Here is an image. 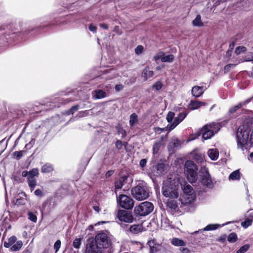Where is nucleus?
I'll return each instance as SVG.
<instances>
[{"label": "nucleus", "mask_w": 253, "mask_h": 253, "mask_svg": "<svg viewBox=\"0 0 253 253\" xmlns=\"http://www.w3.org/2000/svg\"><path fill=\"white\" fill-rule=\"evenodd\" d=\"M237 148L242 151L247 150L253 145V124L249 129L239 128L236 132Z\"/></svg>", "instance_id": "obj_1"}, {"label": "nucleus", "mask_w": 253, "mask_h": 253, "mask_svg": "<svg viewBox=\"0 0 253 253\" xmlns=\"http://www.w3.org/2000/svg\"><path fill=\"white\" fill-rule=\"evenodd\" d=\"M93 239L95 243L105 253H113V236L108 231H101Z\"/></svg>", "instance_id": "obj_2"}, {"label": "nucleus", "mask_w": 253, "mask_h": 253, "mask_svg": "<svg viewBox=\"0 0 253 253\" xmlns=\"http://www.w3.org/2000/svg\"><path fill=\"white\" fill-rule=\"evenodd\" d=\"M179 181L173 175H170L164 181L162 192L163 195L170 199H176L178 197Z\"/></svg>", "instance_id": "obj_3"}, {"label": "nucleus", "mask_w": 253, "mask_h": 253, "mask_svg": "<svg viewBox=\"0 0 253 253\" xmlns=\"http://www.w3.org/2000/svg\"><path fill=\"white\" fill-rule=\"evenodd\" d=\"M220 126L219 123H214L205 125L201 129L203 138L205 140L210 139L219 130Z\"/></svg>", "instance_id": "obj_4"}, {"label": "nucleus", "mask_w": 253, "mask_h": 253, "mask_svg": "<svg viewBox=\"0 0 253 253\" xmlns=\"http://www.w3.org/2000/svg\"><path fill=\"white\" fill-rule=\"evenodd\" d=\"M154 210L152 203L144 202L136 206L134 208V212L135 214L139 216H145L150 213Z\"/></svg>", "instance_id": "obj_5"}, {"label": "nucleus", "mask_w": 253, "mask_h": 253, "mask_svg": "<svg viewBox=\"0 0 253 253\" xmlns=\"http://www.w3.org/2000/svg\"><path fill=\"white\" fill-rule=\"evenodd\" d=\"M131 193L133 197L139 201L144 200L149 196L148 189L139 185L134 187L131 190Z\"/></svg>", "instance_id": "obj_6"}, {"label": "nucleus", "mask_w": 253, "mask_h": 253, "mask_svg": "<svg viewBox=\"0 0 253 253\" xmlns=\"http://www.w3.org/2000/svg\"><path fill=\"white\" fill-rule=\"evenodd\" d=\"M84 253H105L94 242L92 238L87 240Z\"/></svg>", "instance_id": "obj_7"}, {"label": "nucleus", "mask_w": 253, "mask_h": 253, "mask_svg": "<svg viewBox=\"0 0 253 253\" xmlns=\"http://www.w3.org/2000/svg\"><path fill=\"white\" fill-rule=\"evenodd\" d=\"M118 202L120 205L124 209L129 210L133 207V201L126 195L121 194L117 198Z\"/></svg>", "instance_id": "obj_8"}, {"label": "nucleus", "mask_w": 253, "mask_h": 253, "mask_svg": "<svg viewBox=\"0 0 253 253\" xmlns=\"http://www.w3.org/2000/svg\"><path fill=\"white\" fill-rule=\"evenodd\" d=\"M117 217L121 222L131 223L133 218L131 214L125 210H119L118 212Z\"/></svg>", "instance_id": "obj_9"}, {"label": "nucleus", "mask_w": 253, "mask_h": 253, "mask_svg": "<svg viewBox=\"0 0 253 253\" xmlns=\"http://www.w3.org/2000/svg\"><path fill=\"white\" fill-rule=\"evenodd\" d=\"M201 171L204 173L202 179V184L207 187H211L212 186V182L207 169L205 167L202 168Z\"/></svg>", "instance_id": "obj_10"}, {"label": "nucleus", "mask_w": 253, "mask_h": 253, "mask_svg": "<svg viewBox=\"0 0 253 253\" xmlns=\"http://www.w3.org/2000/svg\"><path fill=\"white\" fill-rule=\"evenodd\" d=\"M187 115V113L186 112L179 113L178 116L174 119L173 123L172 124L168 125L167 128H169V131L172 130L184 120Z\"/></svg>", "instance_id": "obj_11"}, {"label": "nucleus", "mask_w": 253, "mask_h": 253, "mask_svg": "<svg viewBox=\"0 0 253 253\" xmlns=\"http://www.w3.org/2000/svg\"><path fill=\"white\" fill-rule=\"evenodd\" d=\"M182 189L186 195L189 196V202H191L194 199V196L192 195L193 192V189L192 187L189 185L185 184L182 186Z\"/></svg>", "instance_id": "obj_12"}, {"label": "nucleus", "mask_w": 253, "mask_h": 253, "mask_svg": "<svg viewBox=\"0 0 253 253\" xmlns=\"http://www.w3.org/2000/svg\"><path fill=\"white\" fill-rule=\"evenodd\" d=\"M205 90V89L203 86L195 85L192 87L191 92L193 96L195 97H199L203 94Z\"/></svg>", "instance_id": "obj_13"}, {"label": "nucleus", "mask_w": 253, "mask_h": 253, "mask_svg": "<svg viewBox=\"0 0 253 253\" xmlns=\"http://www.w3.org/2000/svg\"><path fill=\"white\" fill-rule=\"evenodd\" d=\"M186 172L197 171L198 168L194 163L192 161H187L185 164Z\"/></svg>", "instance_id": "obj_14"}, {"label": "nucleus", "mask_w": 253, "mask_h": 253, "mask_svg": "<svg viewBox=\"0 0 253 253\" xmlns=\"http://www.w3.org/2000/svg\"><path fill=\"white\" fill-rule=\"evenodd\" d=\"M128 177L127 175H124L121 177L119 180L115 182V186L116 189H120L127 182Z\"/></svg>", "instance_id": "obj_15"}, {"label": "nucleus", "mask_w": 253, "mask_h": 253, "mask_svg": "<svg viewBox=\"0 0 253 253\" xmlns=\"http://www.w3.org/2000/svg\"><path fill=\"white\" fill-rule=\"evenodd\" d=\"M208 155L212 161L216 160L219 156V152L217 149H210L208 151Z\"/></svg>", "instance_id": "obj_16"}, {"label": "nucleus", "mask_w": 253, "mask_h": 253, "mask_svg": "<svg viewBox=\"0 0 253 253\" xmlns=\"http://www.w3.org/2000/svg\"><path fill=\"white\" fill-rule=\"evenodd\" d=\"M205 103L199 101L192 100L190 101L189 104V108L191 110H195L199 108L202 106L205 105Z\"/></svg>", "instance_id": "obj_17"}, {"label": "nucleus", "mask_w": 253, "mask_h": 253, "mask_svg": "<svg viewBox=\"0 0 253 253\" xmlns=\"http://www.w3.org/2000/svg\"><path fill=\"white\" fill-rule=\"evenodd\" d=\"M253 98V96L249 99H247L246 101L239 103L238 105L232 107L229 110V112L231 113H233L235 112L238 109L240 108L241 107L246 105L247 104L249 103Z\"/></svg>", "instance_id": "obj_18"}, {"label": "nucleus", "mask_w": 253, "mask_h": 253, "mask_svg": "<svg viewBox=\"0 0 253 253\" xmlns=\"http://www.w3.org/2000/svg\"><path fill=\"white\" fill-rule=\"evenodd\" d=\"M92 96L95 99H99L105 97L106 93L101 89H97L92 92Z\"/></svg>", "instance_id": "obj_19"}, {"label": "nucleus", "mask_w": 253, "mask_h": 253, "mask_svg": "<svg viewBox=\"0 0 253 253\" xmlns=\"http://www.w3.org/2000/svg\"><path fill=\"white\" fill-rule=\"evenodd\" d=\"M170 243L172 245L176 247H183L186 245L185 241L176 237L171 239Z\"/></svg>", "instance_id": "obj_20"}, {"label": "nucleus", "mask_w": 253, "mask_h": 253, "mask_svg": "<svg viewBox=\"0 0 253 253\" xmlns=\"http://www.w3.org/2000/svg\"><path fill=\"white\" fill-rule=\"evenodd\" d=\"M187 178L190 183L195 182L197 179V171L186 172Z\"/></svg>", "instance_id": "obj_21"}, {"label": "nucleus", "mask_w": 253, "mask_h": 253, "mask_svg": "<svg viewBox=\"0 0 253 253\" xmlns=\"http://www.w3.org/2000/svg\"><path fill=\"white\" fill-rule=\"evenodd\" d=\"M154 72L149 70L148 67L145 68L142 73V77L144 78L145 80L152 77L154 76Z\"/></svg>", "instance_id": "obj_22"}, {"label": "nucleus", "mask_w": 253, "mask_h": 253, "mask_svg": "<svg viewBox=\"0 0 253 253\" xmlns=\"http://www.w3.org/2000/svg\"><path fill=\"white\" fill-rule=\"evenodd\" d=\"M129 231L133 234H137L142 231V226L140 224L131 225L129 228Z\"/></svg>", "instance_id": "obj_23"}, {"label": "nucleus", "mask_w": 253, "mask_h": 253, "mask_svg": "<svg viewBox=\"0 0 253 253\" xmlns=\"http://www.w3.org/2000/svg\"><path fill=\"white\" fill-rule=\"evenodd\" d=\"M16 241V238L15 236H13L9 238L7 241H5L3 243V246L5 248H9L11 247L13 244H14Z\"/></svg>", "instance_id": "obj_24"}, {"label": "nucleus", "mask_w": 253, "mask_h": 253, "mask_svg": "<svg viewBox=\"0 0 253 253\" xmlns=\"http://www.w3.org/2000/svg\"><path fill=\"white\" fill-rule=\"evenodd\" d=\"M193 26L197 27H201L203 26V23L201 20V16L200 15L198 14L195 19L192 21Z\"/></svg>", "instance_id": "obj_25"}, {"label": "nucleus", "mask_w": 253, "mask_h": 253, "mask_svg": "<svg viewBox=\"0 0 253 253\" xmlns=\"http://www.w3.org/2000/svg\"><path fill=\"white\" fill-rule=\"evenodd\" d=\"M163 144V139H162L161 140L156 142L153 147V151L154 154H157L159 151L160 148Z\"/></svg>", "instance_id": "obj_26"}, {"label": "nucleus", "mask_w": 253, "mask_h": 253, "mask_svg": "<svg viewBox=\"0 0 253 253\" xmlns=\"http://www.w3.org/2000/svg\"><path fill=\"white\" fill-rule=\"evenodd\" d=\"M53 170V168L52 166L49 164H45L41 169L42 172L44 173H48L52 171Z\"/></svg>", "instance_id": "obj_27"}, {"label": "nucleus", "mask_w": 253, "mask_h": 253, "mask_svg": "<svg viewBox=\"0 0 253 253\" xmlns=\"http://www.w3.org/2000/svg\"><path fill=\"white\" fill-rule=\"evenodd\" d=\"M28 185L30 187L31 191H33L37 185V180L35 178L29 177L27 178Z\"/></svg>", "instance_id": "obj_28"}, {"label": "nucleus", "mask_w": 253, "mask_h": 253, "mask_svg": "<svg viewBox=\"0 0 253 253\" xmlns=\"http://www.w3.org/2000/svg\"><path fill=\"white\" fill-rule=\"evenodd\" d=\"M23 246V243L21 241H18L15 244L11 247L10 250L12 251H19Z\"/></svg>", "instance_id": "obj_29"}, {"label": "nucleus", "mask_w": 253, "mask_h": 253, "mask_svg": "<svg viewBox=\"0 0 253 253\" xmlns=\"http://www.w3.org/2000/svg\"><path fill=\"white\" fill-rule=\"evenodd\" d=\"M240 178V172L239 170H235L232 172L229 177V179H231L232 180H235L239 179Z\"/></svg>", "instance_id": "obj_30"}, {"label": "nucleus", "mask_w": 253, "mask_h": 253, "mask_svg": "<svg viewBox=\"0 0 253 253\" xmlns=\"http://www.w3.org/2000/svg\"><path fill=\"white\" fill-rule=\"evenodd\" d=\"M137 115L135 113H133L130 116L129 125L133 126L138 121Z\"/></svg>", "instance_id": "obj_31"}, {"label": "nucleus", "mask_w": 253, "mask_h": 253, "mask_svg": "<svg viewBox=\"0 0 253 253\" xmlns=\"http://www.w3.org/2000/svg\"><path fill=\"white\" fill-rule=\"evenodd\" d=\"M193 159L199 163L203 161L204 155L200 153H195L193 156Z\"/></svg>", "instance_id": "obj_32"}, {"label": "nucleus", "mask_w": 253, "mask_h": 253, "mask_svg": "<svg viewBox=\"0 0 253 253\" xmlns=\"http://www.w3.org/2000/svg\"><path fill=\"white\" fill-rule=\"evenodd\" d=\"M220 225L219 224H209L206 226L203 230L204 231H209V230H215L218 228V227H219Z\"/></svg>", "instance_id": "obj_33"}, {"label": "nucleus", "mask_w": 253, "mask_h": 253, "mask_svg": "<svg viewBox=\"0 0 253 253\" xmlns=\"http://www.w3.org/2000/svg\"><path fill=\"white\" fill-rule=\"evenodd\" d=\"M237 236L235 233H231L228 237L227 240L229 242L234 243L236 241Z\"/></svg>", "instance_id": "obj_34"}, {"label": "nucleus", "mask_w": 253, "mask_h": 253, "mask_svg": "<svg viewBox=\"0 0 253 253\" xmlns=\"http://www.w3.org/2000/svg\"><path fill=\"white\" fill-rule=\"evenodd\" d=\"M174 57L172 54L165 55V57L163 58V62H172L174 60Z\"/></svg>", "instance_id": "obj_35"}, {"label": "nucleus", "mask_w": 253, "mask_h": 253, "mask_svg": "<svg viewBox=\"0 0 253 253\" xmlns=\"http://www.w3.org/2000/svg\"><path fill=\"white\" fill-rule=\"evenodd\" d=\"M166 54L164 52L160 51L158 52L157 55H156L154 57V59L155 61H157L158 60H161L162 62H163V58L165 57Z\"/></svg>", "instance_id": "obj_36"}, {"label": "nucleus", "mask_w": 253, "mask_h": 253, "mask_svg": "<svg viewBox=\"0 0 253 253\" xmlns=\"http://www.w3.org/2000/svg\"><path fill=\"white\" fill-rule=\"evenodd\" d=\"M28 219L31 221L36 222L37 221V217L36 215L32 212L29 211L28 213Z\"/></svg>", "instance_id": "obj_37"}, {"label": "nucleus", "mask_w": 253, "mask_h": 253, "mask_svg": "<svg viewBox=\"0 0 253 253\" xmlns=\"http://www.w3.org/2000/svg\"><path fill=\"white\" fill-rule=\"evenodd\" d=\"M30 175L29 177H32V178H35V176H37L39 175V170L37 168L33 169L32 170L29 171Z\"/></svg>", "instance_id": "obj_38"}, {"label": "nucleus", "mask_w": 253, "mask_h": 253, "mask_svg": "<svg viewBox=\"0 0 253 253\" xmlns=\"http://www.w3.org/2000/svg\"><path fill=\"white\" fill-rule=\"evenodd\" d=\"M81 245V239L80 238L75 239L73 243V247L76 249H79Z\"/></svg>", "instance_id": "obj_39"}, {"label": "nucleus", "mask_w": 253, "mask_h": 253, "mask_svg": "<svg viewBox=\"0 0 253 253\" xmlns=\"http://www.w3.org/2000/svg\"><path fill=\"white\" fill-rule=\"evenodd\" d=\"M250 248V246L249 245H245L242 247H241L239 250H238L236 253H246Z\"/></svg>", "instance_id": "obj_40"}, {"label": "nucleus", "mask_w": 253, "mask_h": 253, "mask_svg": "<svg viewBox=\"0 0 253 253\" xmlns=\"http://www.w3.org/2000/svg\"><path fill=\"white\" fill-rule=\"evenodd\" d=\"M162 86L163 84L162 82L160 81H158L153 85L152 87L155 90L158 91L162 88Z\"/></svg>", "instance_id": "obj_41"}, {"label": "nucleus", "mask_w": 253, "mask_h": 253, "mask_svg": "<svg viewBox=\"0 0 253 253\" xmlns=\"http://www.w3.org/2000/svg\"><path fill=\"white\" fill-rule=\"evenodd\" d=\"M162 246L158 244L153 248L150 249V253H158L159 250L161 249Z\"/></svg>", "instance_id": "obj_42"}, {"label": "nucleus", "mask_w": 253, "mask_h": 253, "mask_svg": "<svg viewBox=\"0 0 253 253\" xmlns=\"http://www.w3.org/2000/svg\"><path fill=\"white\" fill-rule=\"evenodd\" d=\"M79 105H75L73 106L69 110H68L66 114L69 115L70 114H73L75 111H77L79 109Z\"/></svg>", "instance_id": "obj_43"}, {"label": "nucleus", "mask_w": 253, "mask_h": 253, "mask_svg": "<svg viewBox=\"0 0 253 253\" xmlns=\"http://www.w3.org/2000/svg\"><path fill=\"white\" fill-rule=\"evenodd\" d=\"M252 223V220L250 219H247L244 221L242 222V225L243 227L245 228H247L249 226L251 225Z\"/></svg>", "instance_id": "obj_44"}, {"label": "nucleus", "mask_w": 253, "mask_h": 253, "mask_svg": "<svg viewBox=\"0 0 253 253\" xmlns=\"http://www.w3.org/2000/svg\"><path fill=\"white\" fill-rule=\"evenodd\" d=\"M246 50V48L244 46H239L236 48L235 53L236 54H239L242 52H244Z\"/></svg>", "instance_id": "obj_45"}, {"label": "nucleus", "mask_w": 253, "mask_h": 253, "mask_svg": "<svg viewBox=\"0 0 253 253\" xmlns=\"http://www.w3.org/2000/svg\"><path fill=\"white\" fill-rule=\"evenodd\" d=\"M61 247V241L59 240H58L56 241V242L54 244V249L55 251V253H57L60 249Z\"/></svg>", "instance_id": "obj_46"}, {"label": "nucleus", "mask_w": 253, "mask_h": 253, "mask_svg": "<svg viewBox=\"0 0 253 253\" xmlns=\"http://www.w3.org/2000/svg\"><path fill=\"white\" fill-rule=\"evenodd\" d=\"M174 117V113L172 112H169L167 116V120L169 123H171Z\"/></svg>", "instance_id": "obj_47"}, {"label": "nucleus", "mask_w": 253, "mask_h": 253, "mask_svg": "<svg viewBox=\"0 0 253 253\" xmlns=\"http://www.w3.org/2000/svg\"><path fill=\"white\" fill-rule=\"evenodd\" d=\"M89 110H85L84 111L80 112L77 115V117L82 118L87 116L89 114Z\"/></svg>", "instance_id": "obj_48"}, {"label": "nucleus", "mask_w": 253, "mask_h": 253, "mask_svg": "<svg viewBox=\"0 0 253 253\" xmlns=\"http://www.w3.org/2000/svg\"><path fill=\"white\" fill-rule=\"evenodd\" d=\"M126 143L123 144L121 140H117L116 143V147L118 150H120L122 148L123 145L126 146Z\"/></svg>", "instance_id": "obj_49"}, {"label": "nucleus", "mask_w": 253, "mask_h": 253, "mask_svg": "<svg viewBox=\"0 0 253 253\" xmlns=\"http://www.w3.org/2000/svg\"><path fill=\"white\" fill-rule=\"evenodd\" d=\"M143 46L142 45L137 46L135 49V53L137 55L142 53L143 50Z\"/></svg>", "instance_id": "obj_50"}, {"label": "nucleus", "mask_w": 253, "mask_h": 253, "mask_svg": "<svg viewBox=\"0 0 253 253\" xmlns=\"http://www.w3.org/2000/svg\"><path fill=\"white\" fill-rule=\"evenodd\" d=\"M22 155V151H16L14 153V157L17 159L21 158Z\"/></svg>", "instance_id": "obj_51"}, {"label": "nucleus", "mask_w": 253, "mask_h": 253, "mask_svg": "<svg viewBox=\"0 0 253 253\" xmlns=\"http://www.w3.org/2000/svg\"><path fill=\"white\" fill-rule=\"evenodd\" d=\"M148 244L150 247V248H153L154 246H156L158 244L156 243L155 240H152L148 241Z\"/></svg>", "instance_id": "obj_52"}, {"label": "nucleus", "mask_w": 253, "mask_h": 253, "mask_svg": "<svg viewBox=\"0 0 253 253\" xmlns=\"http://www.w3.org/2000/svg\"><path fill=\"white\" fill-rule=\"evenodd\" d=\"M58 100L57 99H55L53 103H50L49 105L50 106H51L52 108L55 107H59V105L58 103H57V101Z\"/></svg>", "instance_id": "obj_53"}, {"label": "nucleus", "mask_w": 253, "mask_h": 253, "mask_svg": "<svg viewBox=\"0 0 253 253\" xmlns=\"http://www.w3.org/2000/svg\"><path fill=\"white\" fill-rule=\"evenodd\" d=\"M226 0H212V2H213V6L215 7L217 6L220 3V2H224Z\"/></svg>", "instance_id": "obj_54"}, {"label": "nucleus", "mask_w": 253, "mask_h": 253, "mask_svg": "<svg viewBox=\"0 0 253 253\" xmlns=\"http://www.w3.org/2000/svg\"><path fill=\"white\" fill-rule=\"evenodd\" d=\"M146 163L147 160L145 159H143L140 160L139 165L141 168H144L146 166Z\"/></svg>", "instance_id": "obj_55"}, {"label": "nucleus", "mask_w": 253, "mask_h": 253, "mask_svg": "<svg viewBox=\"0 0 253 253\" xmlns=\"http://www.w3.org/2000/svg\"><path fill=\"white\" fill-rule=\"evenodd\" d=\"M235 66V64H228L227 65H226L224 67V70L225 71H228L230 70V69L231 68H234V67Z\"/></svg>", "instance_id": "obj_56"}, {"label": "nucleus", "mask_w": 253, "mask_h": 253, "mask_svg": "<svg viewBox=\"0 0 253 253\" xmlns=\"http://www.w3.org/2000/svg\"><path fill=\"white\" fill-rule=\"evenodd\" d=\"M15 204L16 205H23L24 204V199H16Z\"/></svg>", "instance_id": "obj_57"}, {"label": "nucleus", "mask_w": 253, "mask_h": 253, "mask_svg": "<svg viewBox=\"0 0 253 253\" xmlns=\"http://www.w3.org/2000/svg\"><path fill=\"white\" fill-rule=\"evenodd\" d=\"M89 29L90 31H91L94 33H95L96 32L97 27H96V26H95L92 24H91L89 26Z\"/></svg>", "instance_id": "obj_58"}, {"label": "nucleus", "mask_w": 253, "mask_h": 253, "mask_svg": "<svg viewBox=\"0 0 253 253\" xmlns=\"http://www.w3.org/2000/svg\"><path fill=\"white\" fill-rule=\"evenodd\" d=\"M35 195L37 196H42V192L40 189H37L35 190L34 192Z\"/></svg>", "instance_id": "obj_59"}, {"label": "nucleus", "mask_w": 253, "mask_h": 253, "mask_svg": "<svg viewBox=\"0 0 253 253\" xmlns=\"http://www.w3.org/2000/svg\"><path fill=\"white\" fill-rule=\"evenodd\" d=\"M115 88L117 91H119L123 89V85L121 84H117L115 85Z\"/></svg>", "instance_id": "obj_60"}, {"label": "nucleus", "mask_w": 253, "mask_h": 253, "mask_svg": "<svg viewBox=\"0 0 253 253\" xmlns=\"http://www.w3.org/2000/svg\"><path fill=\"white\" fill-rule=\"evenodd\" d=\"M29 171H28L27 170H24L22 173V175L23 177H27L28 178L29 177Z\"/></svg>", "instance_id": "obj_61"}, {"label": "nucleus", "mask_w": 253, "mask_h": 253, "mask_svg": "<svg viewBox=\"0 0 253 253\" xmlns=\"http://www.w3.org/2000/svg\"><path fill=\"white\" fill-rule=\"evenodd\" d=\"M180 251L182 253H188L189 250L187 248H181L180 249Z\"/></svg>", "instance_id": "obj_62"}, {"label": "nucleus", "mask_w": 253, "mask_h": 253, "mask_svg": "<svg viewBox=\"0 0 253 253\" xmlns=\"http://www.w3.org/2000/svg\"><path fill=\"white\" fill-rule=\"evenodd\" d=\"M100 27L102 28L107 29H108V25L104 23H101L99 25Z\"/></svg>", "instance_id": "obj_63"}, {"label": "nucleus", "mask_w": 253, "mask_h": 253, "mask_svg": "<svg viewBox=\"0 0 253 253\" xmlns=\"http://www.w3.org/2000/svg\"><path fill=\"white\" fill-rule=\"evenodd\" d=\"M248 159L250 161L253 162V152L250 154Z\"/></svg>", "instance_id": "obj_64"}]
</instances>
